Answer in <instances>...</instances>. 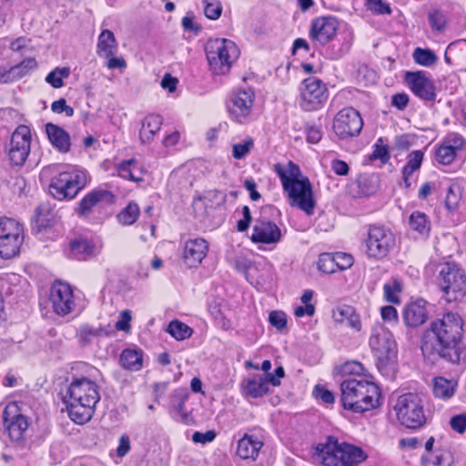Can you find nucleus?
<instances>
[{"instance_id": "1", "label": "nucleus", "mask_w": 466, "mask_h": 466, "mask_svg": "<svg viewBox=\"0 0 466 466\" xmlns=\"http://www.w3.org/2000/svg\"><path fill=\"white\" fill-rule=\"evenodd\" d=\"M463 333L461 316L454 312L445 313L423 332L420 345L423 356L432 361L441 359L452 364L466 362Z\"/></svg>"}, {"instance_id": "2", "label": "nucleus", "mask_w": 466, "mask_h": 466, "mask_svg": "<svg viewBox=\"0 0 466 466\" xmlns=\"http://www.w3.org/2000/svg\"><path fill=\"white\" fill-rule=\"evenodd\" d=\"M99 400L100 395L96 384L84 377L75 379L67 387L63 397L68 416L78 424H84L90 420Z\"/></svg>"}, {"instance_id": "3", "label": "nucleus", "mask_w": 466, "mask_h": 466, "mask_svg": "<svg viewBox=\"0 0 466 466\" xmlns=\"http://www.w3.org/2000/svg\"><path fill=\"white\" fill-rule=\"evenodd\" d=\"M274 170L289 196L290 206L303 210L307 215H312L316 205L312 187L309 178L302 177L299 166L289 161L285 166L274 165Z\"/></svg>"}, {"instance_id": "4", "label": "nucleus", "mask_w": 466, "mask_h": 466, "mask_svg": "<svg viewBox=\"0 0 466 466\" xmlns=\"http://www.w3.org/2000/svg\"><path fill=\"white\" fill-rule=\"evenodd\" d=\"M341 403L344 409L364 412L380 405L379 387L364 379H349L340 384Z\"/></svg>"}, {"instance_id": "5", "label": "nucleus", "mask_w": 466, "mask_h": 466, "mask_svg": "<svg viewBox=\"0 0 466 466\" xmlns=\"http://www.w3.org/2000/svg\"><path fill=\"white\" fill-rule=\"evenodd\" d=\"M313 459L326 466H358L366 459L363 451L350 444L329 439L314 448Z\"/></svg>"}, {"instance_id": "6", "label": "nucleus", "mask_w": 466, "mask_h": 466, "mask_svg": "<svg viewBox=\"0 0 466 466\" xmlns=\"http://www.w3.org/2000/svg\"><path fill=\"white\" fill-rule=\"evenodd\" d=\"M370 346L376 358V365L385 377H391L395 371L397 346L392 334L383 328L377 326L372 329Z\"/></svg>"}, {"instance_id": "7", "label": "nucleus", "mask_w": 466, "mask_h": 466, "mask_svg": "<svg viewBox=\"0 0 466 466\" xmlns=\"http://www.w3.org/2000/svg\"><path fill=\"white\" fill-rule=\"evenodd\" d=\"M206 55L213 73L224 75L228 72L233 62L238 58V49L234 42L217 38L207 43Z\"/></svg>"}, {"instance_id": "8", "label": "nucleus", "mask_w": 466, "mask_h": 466, "mask_svg": "<svg viewBox=\"0 0 466 466\" xmlns=\"http://www.w3.org/2000/svg\"><path fill=\"white\" fill-rule=\"evenodd\" d=\"M400 424L410 429H419L426 422L421 398L415 393H406L397 399L394 405Z\"/></svg>"}, {"instance_id": "9", "label": "nucleus", "mask_w": 466, "mask_h": 466, "mask_svg": "<svg viewBox=\"0 0 466 466\" xmlns=\"http://www.w3.org/2000/svg\"><path fill=\"white\" fill-rule=\"evenodd\" d=\"M439 285L448 302L460 301L466 294V276L455 264L443 265L439 273Z\"/></svg>"}, {"instance_id": "10", "label": "nucleus", "mask_w": 466, "mask_h": 466, "mask_svg": "<svg viewBox=\"0 0 466 466\" xmlns=\"http://www.w3.org/2000/svg\"><path fill=\"white\" fill-rule=\"evenodd\" d=\"M367 255L380 259L385 258L395 247L394 233L383 226H370L365 239Z\"/></svg>"}, {"instance_id": "11", "label": "nucleus", "mask_w": 466, "mask_h": 466, "mask_svg": "<svg viewBox=\"0 0 466 466\" xmlns=\"http://www.w3.org/2000/svg\"><path fill=\"white\" fill-rule=\"evenodd\" d=\"M84 174L81 172H62L54 177L49 186L50 194L59 199L73 198L84 187Z\"/></svg>"}, {"instance_id": "12", "label": "nucleus", "mask_w": 466, "mask_h": 466, "mask_svg": "<svg viewBox=\"0 0 466 466\" xmlns=\"http://www.w3.org/2000/svg\"><path fill=\"white\" fill-rule=\"evenodd\" d=\"M31 132L28 127L19 126L14 131L7 148L9 161L14 166H23L30 153Z\"/></svg>"}, {"instance_id": "13", "label": "nucleus", "mask_w": 466, "mask_h": 466, "mask_svg": "<svg viewBox=\"0 0 466 466\" xmlns=\"http://www.w3.org/2000/svg\"><path fill=\"white\" fill-rule=\"evenodd\" d=\"M327 89L321 80L306 78L300 87V106L306 111L319 108L327 100Z\"/></svg>"}, {"instance_id": "14", "label": "nucleus", "mask_w": 466, "mask_h": 466, "mask_svg": "<svg viewBox=\"0 0 466 466\" xmlns=\"http://www.w3.org/2000/svg\"><path fill=\"white\" fill-rule=\"evenodd\" d=\"M362 127L360 115L352 107L340 110L333 120V130L342 139L358 136Z\"/></svg>"}, {"instance_id": "15", "label": "nucleus", "mask_w": 466, "mask_h": 466, "mask_svg": "<svg viewBox=\"0 0 466 466\" xmlns=\"http://www.w3.org/2000/svg\"><path fill=\"white\" fill-rule=\"evenodd\" d=\"M50 300L52 302L54 311L60 316L69 314L75 307L73 291L70 286L61 281H57L52 286Z\"/></svg>"}, {"instance_id": "16", "label": "nucleus", "mask_w": 466, "mask_h": 466, "mask_svg": "<svg viewBox=\"0 0 466 466\" xmlns=\"http://www.w3.org/2000/svg\"><path fill=\"white\" fill-rule=\"evenodd\" d=\"M415 96L425 101H433L436 97L435 87L426 74L420 71L407 72L405 77Z\"/></svg>"}, {"instance_id": "17", "label": "nucleus", "mask_w": 466, "mask_h": 466, "mask_svg": "<svg viewBox=\"0 0 466 466\" xmlns=\"http://www.w3.org/2000/svg\"><path fill=\"white\" fill-rule=\"evenodd\" d=\"M16 411L17 406L15 404H9L5 407L3 414L6 424V431L14 441L22 440L28 427L26 419L21 414H16Z\"/></svg>"}, {"instance_id": "18", "label": "nucleus", "mask_w": 466, "mask_h": 466, "mask_svg": "<svg viewBox=\"0 0 466 466\" xmlns=\"http://www.w3.org/2000/svg\"><path fill=\"white\" fill-rule=\"evenodd\" d=\"M280 238V228L274 222L266 218L256 220L251 235L254 243L276 244Z\"/></svg>"}, {"instance_id": "19", "label": "nucleus", "mask_w": 466, "mask_h": 466, "mask_svg": "<svg viewBox=\"0 0 466 466\" xmlns=\"http://www.w3.org/2000/svg\"><path fill=\"white\" fill-rule=\"evenodd\" d=\"M337 27L338 23L335 18L319 17L311 24L309 36L313 41L325 45L334 37Z\"/></svg>"}, {"instance_id": "20", "label": "nucleus", "mask_w": 466, "mask_h": 466, "mask_svg": "<svg viewBox=\"0 0 466 466\" xmlns=\"http://www.w3.org/2000/svg\"><path fill=\"white\" fill-rule=\"evenodd\" d=\"M208 247L203 238L189 239L185 243L183 258L185 263L192 268L196 267L206 257Z\"/></svg>"}, {"instance_id": "21", "label": "nucleus", "mask_w": 466, "mask_h": 466, "mask_svg": "<svg viewBox=\"0 0 466 466\" xmlns=\"http://www.w3.org/2000/svg\"><path fill=\"white\" fill-rule=\"evenodd\" d=\"M254 95L249 90H240L228 103V111L236 117L247 116L253 106Z\"/></svg>"}, {"instance_id": "22", "label": "nucleus", "mask_w": 466, "mask_h": 466, "mask_svg": "<svg viewBox=\"0 0 466 466\" xmlns=\"http://www.w3.org/2000/svg\"><path fill=\"white\" fill-rule=\"evenodd\" d=\"M114 200V195L104 189H96L87 194L80 202L77 213L80 217H86L90 214L92 208L99 204H109Z\"/></svg>"}, {"instance_id": "23", "label": "nucleus", "mask_w": 466, "mask_h": 466, "mask_svg": "<svg viewBox=\"0 0 466 466\" xmlns=\"http://www.w3.org/2000/svg\"><path fill=\"white\" fill-rule=\"evenodd\" d=\"M428 319L426 301L419 299L407 305L404 310V321L407 326L419 327Z\"/></svg>"}, {"instance_id": "24", "label": "nucleus", "mask_w": 466, "mask_h": 466, "mask_svg": "<svg viewBox=\"0 0 466 466\" xmlns=\"http://www.w3.org/2000/svg\"><path fill=\"white\" fill-rule=\"evenodd\" d=\"M242 392L248 398H261L266 395L269 387H267V380L262 375H253L247 378L241 384Z\"/></svg>"}, {"instance_id": "25", "label": "nucleus", "mask_w": 466, "mask_h": 466, "mask_svg": "<svg viewBox=\"0 0 466 466\" xmlns=\"http://www.w3.org/2000/svg\"><path fill=\"white\" fill-rule=\"evenodd\" d=\"M263 446L258 438L245 434L238 442L237 454L243 460H256Z\"/></svg>"}, {"instance_id": "26", "label": "nucleus", "mask_w": 466, "mask_h": 466, "mask_svg": "<svg viewBox=\"0 0 466 466\" xmlns=\"http://www.w3.org/2000/svg\"><path fill=\"white\" fill-rule=\"evenodd\" d=\"M334 321L344 324L356 330H360L361 323L360 317L356 314L354 308L349 305H341L333 310Z\"/></svg>"}, {"instance_id": "27", "label": "nucleus", "mask_w": 466, "mask_h": 466, "mask_svg": "<svg viewBox=\"0 0 466 466\" xmlns=\"http://www.w3.org/2000/svg\"><path fill=\"white\" fill-rule=\"evenodd\" d=\"M37 63L34 58H26L20 64L12 66L9 70L0 73V82L8 83L18 80L35 69Z\"/></svg>"}, {"instance_id": "28", "label": "nucleus", "mask_w": 466, "mask_h": 466, "mask_svg": "<svg viewBox=\"0 0 466 466\" xmlns=\"http://www.w3.org/2000/svg\"><path fill=\"white\" fill-rule=\"evenodd\" d=\"M46 132L51 144L60 152H67L70 148V137L60 127L48 123L46 126Z\"/></svg>"}, {"instance_id": "29", "label": "nucleus", "mask_w": 466, "mask_h": 466, "mask_svg": "<svg viewBox=\"0 0 466 466\" xmlns=\"http://www.w3.org/2000/svg\"><path fill=\"white\" fill-rule=\"evenodd\" d=\"M117 52V41L112 31L104 29L97 40L96 53L100 57H109Z\"/></svg>"}, {"instance_id": "30", "label": "nucleus", "mask_w": 466, "mask_h": 466, "mask_svg": "<svg viewBox=\"0 0 466 466\" xmlns=\"http://www.w3.org/2000/svg\"><path fill=\"white\" fill-rule=\"evenodd\" d=\"M163 119L159 115H148L142 121V127L139 131V137L142 143L150 142L154 136L159 131Z\"/></svg>"}, {"instance_id": "31", "label": "nucleus", "mask_w": 466, "mask_h": 466, "mask_svg": "<svg viewBox=\"0 0 466 466\" xmlns=\"http://www.w3.org/2000/svg\"><path fill=\"white\" fill-rule=\"evenodd\" d=\"M118 173L125 179L136 182L143 181L144 168L134 158L121 162L118 165Z\"/></svg>"}, {"instance_id": "32", "label": "nucleus", "mask_w": 466, "mask_h": 466, "mask_svg": "<svg viewBox=\"0 0 466 466\" xmlns=\"http://www.w3.org/2000/svg\"><path fill=\"white\" fill-rule=\"evenodd\" d=\"M425 466H452L453 457L450 451L439 449L422 457Z\"/></svg>"}, {"instance_id": "33", "label": "nucleus", "mask_w": 466, "mask_h": 466, "mask_svg": "<svg viewBox=\"0 0 466 466\" xmlns=\"http://www.w3.org/2000/svg\"><path fill=\"white\" fill-rule=\"evenodd\" d=\"M119 361L121 366L126 370H139L143 366L142 351L127 349L122 351Z\"/></svg>"}, {"instance_id": "34", "label": "nucleus", "mask_w": 466, "mask_h": 466, "mask_svg": "<svg viewBox=\"0 0 466 466\" xmlns=\"http://www.w3.org/2000/svg\"><path fill=\"white\" fill-rule=\"evenodd\" d=\"M21 244V234L0 239V256L5 259L14 258L19 253Z\"/></svg>"}, {"instance_id": "35", "label": "nucleus", "mask_w": 466, "mask_h": 466, "mask_svg": "<svg viewBox=\"0 0 466 466\" xmlns=\"http://www.w3.org/2000/svg\"><path fill=\"white\" fill-rule=\"evenodd\" d=\"M410 228L421 236H427L431 230V221L427 215L420 211H414L409 219Z\"/></svg>"}, {"instance_id": "36", "label": "nucleus", "mask_w": 466, "mask_h": 466, "mask_svg": "<svg viewBox=\"0 0 466 466\" xmlns=\"http://www.w3.org/2000/svg\"><path fill=\"white\" fill-rule=\"evenodd\" d=\"M463 144L461 137H457L454 141V145H443L440 147L436 152V157L439 162L449 165L452 162L456 155V149H458Z\"/></svg>"}, {"instance_id": "37", "label": "nucleus", "mask_w": 466, "mask_h": 466, "mask_svg": "<svg viewBox=\"0 0 466 466\" xmlns=\"http://www.w3.org/2000/svg\"><path fill=\"white\" fill-rule=\"evenodd\" d=\"M456 383L442 377L436 378L433 384L434 395L441 399H449L455 392Z\"/></svg>"}, {"instance_id": "38", "label": "nucleus", "mask_w": 466, "mask_h": 466, "mask_svg": "<svg viewBox=\"0 0 466 466\" xmlns=\"http://www.w3.org/2000/svg\"><path fill=\"white\" fill-rule=\"evenodd\" d=\"M167 331L177 340H183L191 337L193 330L190 327L179 320H172Z\"/></svg>"}, {"instance_id": "39", "label": "nucleus", "mask_w": 466, "mask_h": 466, "mask_svg": "<svg viewBox=\"0 0 466 466\" xmlns=\"http://www.w3.org/2000/svg\"><path fill=\"white\" fill-rule=\"evenodd\" d=\"M71 250L76 256H80L81 258L94 256L96 254V248L86 239H76L71 242Z\"/></svg>"}, {"instance_id": "40", "label": "nucleus", "mask_w": 466, "mask_h": 466, "mask_svg": "<svg viewBox=\"0 0 466 466\" xmlns=\"http://www.w3.org/2000/svg\"><path fill=\"white\" fill-rule=\"evenodd\" d=\"M19 224L8 218H0V239L14 237L21 234Z\"/></svg>"}, {"instance_id": "41", "label": "nucleus", "mask_w": 466, "mask_h": 466, "mask_svg": "<svg viewBox=\"0 0 466 466\" xmlns=\"http://www.w3.org/2000/svg\"><path fill=\"white\" fill-rule=\"evenodd\" d=\"M139 216V208L136 203H129L118 215V220L123 225H132Z\"/></svg>"}, {"instance_id": "42", "label": "nucleus", "mask_w": 466, "mask_h": 466, "mask_svg": "<svg viewBox=\"0 0 466 466\" xmlns=\"http://www.w3.org/2000/svg\"><path fill=\"white\" fill-rule=\"evenodd\" d=\"M413 58L416 63L424 66H433L437 60L438 57L430 49H422L420 47H417L413 52Z\"/></svg>"}, {"instance_id": "43", "label": "nucleus", "mask_w": 466, "mask_h": 466, "mask_svg": "<svg viewBox=\"0 0 466 466\" xmlns=\"http://www.w3.org/2000/svg\"><path fill=\"white\" fill-rule=\"evenodd\" d=\"M69 74L68 67H56L46 76V81L53 87L60 88L64 86L63 78L68 77Z\"/></svg>"}, {"instance_id": "44", "label": "nucleus", "mask_w": 466, "mask_h": 466, "mask_svg": "<svg viewBox=\"0 0 466 466\" xmlns=\"http://www.w3.org/2000/svg\"><path fill=\"white\" fill-rule=\"evenodd\" d=\"M384 297L387 301L400 303L399 294L401 291V284L399 280L393 279L383 286Z\"/></svg>"}, {"instance_id": "45", "label": "nucleus", "mask_w": 466, "mask_h": 466, "mask_svg": "<svg viewBox=\"0 0 466 466\" xmlns=\"http://www.w3.org/2000/svg\"><path fill=\"white\" fill-rule=\"evenodd\" d=\"M371 160L380 159L382 164H385L390 159L389 147L384 143L383 138L380 137L374 145V150L370 155Z\"/></svg>"}, {"instance_id": "46", "label": "nucleus", "mask_w": 466, "mask_h": 466, "mask_svg": "<svg viewBox=\"0 0 466 466\" xmlns=\"http://www.w3.org/2000/svg\"><path fill=\"white\" fill-rule=\"evenodd\" d=\"M318 268L324 273L331 274L336 272L338 269L335 264L334 255L322 254L319 258Z\"/></svg>"}, {"instance_id": "47", "label": "nucleus", "mask_w": 466, "mask_h": 466, "mask_svg": "<svg viewBox=\"0 0 466 466\" xmlns=\"http://www.w3.org/2000/svg\"><path fill=\"white\" fill-rule=\"evenodd\" d=\"M100 334V330L96 329H93L88 325H83L79 328L77 336L79 341L83 345L89 344L92 339L97 337Z\"/></svg>"}, {"instance_id": "48", "label": "nucleus", "mask_w": 466, "mask_h": 466, "mask_svg": "<svg viewBox=\"0 0 466 466\" xmlns=\"http://www.w3.org/2000/svg\"><path fill=\"white\" fill-rule=\"evenodd\" d=\"M222 5L217 0L205 1L204 14L210 20H217L220 17Z\"/></svg>"}, {"instance_id": "49", "label": "nucleus", "mask_w": 466, "mask_h": 466, "mask_svg": "<svg viewBox=\"0 0 466 466\" xmlns=\"http://www.w3.org/2000/svg\"><path fill=\"white\" fill-rule=\"evenodd\" d=\"M429 22L433 30L441 31L446 25V17L443 13L434 10L429 14Z\"/></svg>"}, {"instance_id": "50", "label": "nucleus", "mask_w": 466, "mask_h": 466, "mask_svg": "<svg viewBox=\"0 0 466 466\" xmlns=\"http://www.w3.org/2000/svg\"><path fill=\"white\" fill-rule=\"evenodd\" d=\"M48 207L45 205L39 206L35 210V226L38 228V231L42 228H45L48 226L49 218L48 216Z\"/></svg>"}, {"instance_id": "51", "label": "nucleus", "mask_w": 466, "mask_h": 466, "mask_svg": "<svg viewBox=\"0 0 466 466\" xmlns=\"http://www.w3.org/2000/svg\"><path fill=\"white\" fill-rule=\"evenodd\" d=\"M253 141L251 139L246 140L242 143L233 145V157L236 159L243 158L252 148Z\"/></svg>"}, {"instance_id": "52", "label": "nucleus", "mask_w": 466, "mask_h": 466, "mask_svg": "<svg viewBox=\"0 0 466 466\" xmlns=\"http://www.w3.org/2000/svg\"><path fill=\"white\" fill-rule=\"evenodd\" d=\"M335 264L338 270H344L350 268L353 264V258L346 253L338 252L334 254Z\"/></svg>"}, {"instance_id": "53", "label": "nucleus", "mask_w": 466, "mask_h": 466, "mask_svg": "<svg viewBox=\"0 0 466 466\" xmlns=\"http://www.w3.org/2000/svg\"><path fill=\"white\" fill-rule=\"evenodd\" d=\"M369 9L380 14V15H390L391 9L390 5L386 3H383L382 0H367Z\"/></svg>"}, {"instance_id": "54", "label": "nucleus", "mask_w": 466, "mask_h": 466, "mask_svg": "<svg viewBox=\"0 0 466 466\" xmlns=\"http://www.w3.org/2000/svg\"><path fill=\"white\" fill-rule=\"evenodd\" d=\"M460 194L458 190H455L453 187H450L445 198V206L449 210H452L457 208L460 202Z\"/></svg>"}, {"instance_id": "55", "label": "nucleus", "mask_w": 466, "mask_h": 466, "mask_svg": "<svg viewBox=\"0 0 466 466\" xmlns=\"http://www.w3.org/2000/svg\"><path fill=\"white\" fill-rule=\"evenodd\" d=\"M268 320L278 329H282L287 324L286 315L282 311H272L269 314Z\"/></svg>"}, {"instance_id": "56", "label": "nucleus", "mask_w": 466, "mask_h": 466, "mask_svg": "<svg viewBox=\"0 0 466 466\" xmlns=\"http://www.w3.org/2000/svg\"><path fill=\"white\" fill-rule=\"evenodd\" d=\"M216 438L214 431H208L206 432L196 431L192 435V441L195 443L207 444L213 441Z\"/></svg>"}, {"instance_id": "57", "label": "nucleus", "mask_w": 466, "mask_h": 466, "mask_svg": "<svg viewBox=\"0 0 466 466\" xmlns=\"http://www.w3.org/2000/svg\"><path fill=\"white\" fill-rule=\"evenodd\" d=\"M363 370L364 367L358 361H349L342 366V372L344 374L360 376Z\"/></svg>"}, {"instance_id": "58", "label": "nucleus", "mask_w": 466, "mask_h": 466, "mask_svg": "<svg viewBox=\"0 0 466 466\" xmlns=\"http://www.w3.org/2000/svg\"><path fill=\"white\" fill-rule=\"evenodd\" d=\"M450 425L455 431L463 433L466 430V415L459 414L453 416L450 420Z\"/></svg>"}, {"instance_id": "59", "label": "nucleus", "mask_w": 466, "mask_h": 466, "mask_svg": "<svg viewBox=\"0 0 466 466\" xmlns=\"http://www.w3.org/2000/svg\"><path fill=\"white\" fill-rule=\"evenodd\" d=\"M314 394L316 398L320 399L323 402L327 404L333 403L335 400L333 393L319 385H317L315 387Z\"/></svg>"}, {"instance_id": "60", "label": "nucleus", "mask_w": 466, "mask_h": 466, "mask_svg": "<svg viewBox=\"0 0 466 466\" xmlns=\"http://www.w3.org/2000/svg\"><path fill=\"white\" fill-rule=\"evenodd\" d=\"M243 218L238 221L237 228L239 232L246 231L252 220L251 213L248 206H244L242 208Z\"/></svg>"}, {"instance_id": "61", "label": "nucleus", "mask_w": 466, "mask_h": 466, "mask_svg": "<svg viewBox=\"0 0 466 466\" xmlns=\"http://www.w3.org/2000/svg\"><path fill=\"white\" fill-rule=\"evenodd\" d=\"M131 320V313L129 310H124L120 313L119 319L116 323L117 330L127 331L130 329L129 322Z\"/></svg>"}, {"instance_id": "62", "label": "nucleus", "mask_w": 466, "mask_h": 466, "mask_svg": "<svg viewBox=\"0 0 466 466\" xmlns=\"http://www.w3.org/2000/svg\"><path fill=\"white\" fill-rule=\"evenodd\" d=\"M160 85L162 88L167 89L169 92H174L177 88V79L173 77L170 74H165Z\"/></svg>"}, {"instance_id": "63", "label": "nucleus", "mask_w": 466, "mask_h": 466, "mask_svg": "<svg viewBox=\"0 0 466 466\" xmlns=\"http://www.w3.org/2000/svg\"><path fill=\"white\" fill-rule=\"evenodd\" d=\"M331 168L336 175L346 176L349 173V166L345 161L336 159L331 162Z\"/></svg>"}, {"instance_id": "64", "label": "nucleus", "mask_w": 466, "mask_h": 466, "mask_svg": "<svg viewBox=\"0 0 466 466\" xmlns=\"http://www.w3.org/2000/svg\"><path fill=\"white\" fill-rule=\"evenodd\" d=\"M409 102V96L404 93L396 94L392 96L391 104L399 109H404Z\"/></svg>"}]
</instances>
